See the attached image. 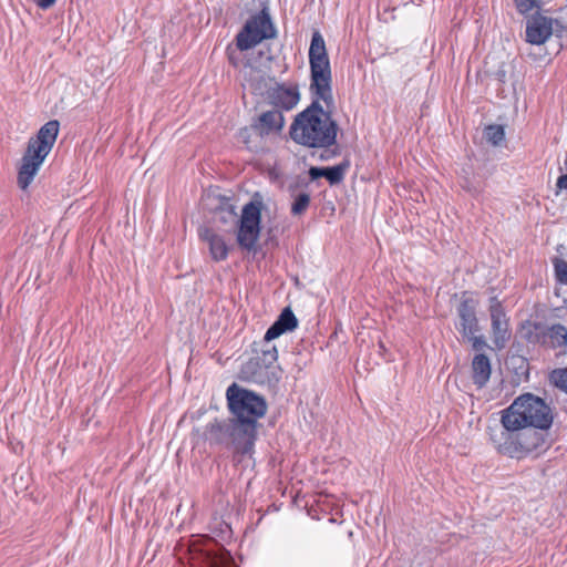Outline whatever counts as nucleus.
<instances>
[{
	"label": "nucleus",
	"mask_w": 567,
	"mask_h": 567,
	"mask_svg": "<svg viewBox=\"0 0 567 567\" xmlns=\"http://www.w3.org/2000/svg\"><path fill=\"white\" fill-rule=\"evenodd\" d=\"M501 427H488V436L503 455L520 458L540 447L545 440L539 431L554 422L553 408L533 393H524L499 412Z\"/></svg>",
	"instance_id": "1"
},
{
	"label": "nucleus",
	"mask_w": 567,
	"mask_h": 567,
	"mask_svg": "<svg viewBox=\"0 0 567 567\" xmlns=\"http://www.w3.org/2000/svg\"><path fill=\"white\" fill-rule=\"evenodd\" d=\"M312 97L311 104L296 116L290 136L296 143L308 147L332 146L338 133V125L331 116L334 103L328 107L318 95Z\"/></svg>",
	"instance_id": "2"
},
{
	"label": "nucleus",
	"mask_w": 567,
	"mask_h": 567,
	"mask_svg": "<svg viewBox=\"0 0 567 567\" xmlns=\"http://www.w3.org/2000/svg\"><path fill=\"white\" fill-rule=\"evenodd\" d=\"M226 399L233 419L237 422V433L240 432L256 441L259 427L258 421L267 412L265 399L236 383L228 386Z\"/></svg>",
	"instance_id": "3"
},
{
	"label": "nucleus",
	"mask_w": 567,
	"mask_h": 567,
	"mask_svg": "<svg viewBox=\"0 0 567 567\" xmlns=\"http://www.w3.org/2000/svg\"><path fill=\"white\" fill-rule=\"evenodd\" d=\"M59 128L60 124L56 120L49 121L41 126L35 137L29 140L18 172V186L22 190H25L33 182L45 157L51 152L56 141Z\"/></svg>",
	"instance_id": "4"
},
{
	"label": "nucleus",
	"mask_w": 567,
	"mask_h": 567,
	"mask_svg": "<svg viewBox=\"0 0 567 567\" xmlns=\"http://www.w3.org/2000/svg\"><path fill=\"white\" fill-rule=\"evenodd\" d=\"M310 93L322 99L326 106L333 104L332 75L324 39L319 31L312 33L309 48Z\"/></svg>",
	"instance_id": "5"
},
{
	"label": "nucleus",
	"mask_w": 567,
	"mask_h": 567,
	"mask_svg": "<svg viewBox=\"0 0 567 567\" xmlns=\"http://www.w3.org/2000/svg\"><path fill=\"white\" fill-rule=\"evenodd\" d=\"M237 422L231 417L226 421L215 420L207 425V437L215 443H223L230 440L234 447V461L243 464L244 467L249 466L254 453L255 441L250 436L237 433Z\"/></svg>",
	"instance_id": "6"
},
{
	"label": "nucleus",
	"mask_w": 567,
	"mask_h": 567,
	"mask_svg": "<svg viewBox=\"0 0 567 567\" xmlns=\"http://www.w3.org/2000/svg\"><path fill=\"white\" fill-rule=\"evenodd\" d=\"M262 207L264 203L258 194L243 207L241 215L237 220V243L240 248L248 251L256 249L260 236Z\"/></svg>",
	"instance_id": "7"
},
{
	"label": "nucleus",
	"mask_w": 567,
	"mask_h": 567,
	"mask_svg": "<svg viewBox=\"0 0 567 567\" xmlns=\"http://www.w3.org/2000/svg\"><path fill=\"white\" fill-rule=\"evenodd\" d=\"M276 37V29L270 16L264 9L260 13L252 16L237 34V48L240 51L249 50L261 41Z\"/></svg>",
	"instance_id": "8"
},
{
	"label": "nucleus",
	"mask_w": 567,
	"mask_h": 567,
	"mask_svg": "<svg viewBox=\"0 0 567 567\" xmlns=\"http://www.w3.org/2000/svg\"><path fill=\"white\" fill-rule=\"evenodd\" d=\"M529 340L548 348L565 349L567 347V328L560 323L553 326L535 323L529 332Z\"/></svg>",
	"instance_id": "9"
},
{
	"label": "nucleus",
	"mask_w": 567,
	"mask_h": 567,
	"mask_svg": "<svg viewBox=\"0 0 567 567\" xmlns=\"http://www.w3.org/2000/svg\"><path fill=\"white\" fill-rule=\"evenodd\" d=\"M558 27V20L544 14H535L526 22V41L530 44H544Z\"/></svg>",
	"instance_id": "10"
},
{
	"label": "nucleus",
	"mask_w": 567,
	"mask_h": 567,
	"mask_svg": "<svg viewBox=\"0 0 567 567\" xmlns=\"http://www.w3.org/2000/svg\"><path fill=\"white\" fill-rule=\"evenodd\" d=\"M269 104L279 111H290L297 106L300 100L298 85L276 83L267 91Z\"/></svg>",
	"instance_id": "11"
},
{
	"label": "nucleus",
	"mask_w": 567,
	"mask_h": 567,
	"mask_svg": "<svg viewBox=\"0 0 567 567\" xmlns=\"http://www.w3.org/2000/svg\"><path fill=\"white\" fill-rule=\"evenodd\" d=\"M489 313L492 320V330L494 343L498 349L505 347L509 339L508 322L505 317L503 307L496 297L491 298Z\"/></svg>",
	"instance_id": "12"
},
{
	"label": "nucleus",
	"mask_w": 567,
	"mask_h": 567,
	"mask_svg": "<svg viewBox=\"0 0 567 567\" xmlns=\"http://www.w3.org/2000/svg\"><path fill=\"white\" fill-rule=\"evenodd\" d=\"M477 302L473 298H465L457 308L460 323L457 326L462 336H472L478 331V321L476 318Z\"/></svg>",
	"instance_id": "13"
},
{
	"label": "nucleus",
	"mask_w": 567,
	"mask_h": 567,
	"mask_svg": "<svg viewBox=\"0 0 567 567\" xmlns=\"http://www.w3.org/2000/svg\"><path fill=\"white\" fill-rule=\"evenodd\" d=\"M198 236L200 240L208 246L212 259L215 261H221L227 258L229 247L221 235L217 234L212 228L200 227L198 229Z\"/></svg>",
	"instance_id": "14"
},
{
	"label": "nucleus",
	"mask_w": 567,
	"mask_h": 567,
	"mask_svg": "<svg viewBox=\"0 0 567 567\" xmlns=\"http://www.w3.org/2000/svg\"><path fill=\"white\" fill-rule=\"evenodd\" d=\"M297 326L298 320L292 310L290 308H285L278 319L267 330L264 341L270 342L282 333L295 330Z\"/></svg>",
	"instance_id": "15"
},
{
	"label": "nucleus",
	"mask_w": 567,
	"mask_h": 567,
	"mask_svg": "<svg viewBox=\"0 0 567 567\" xmlns=\"http://www.w3.org/2000/svg\"><path fill=\"white\" fill-rule=\"evenodd\" d=\"M285 125V117L279 110L264 112L255 123L257 135L264 136L280 131Z\"/></svg>",
	"instance_id": "16"
},
{
	"label": "nucleus",
	"mask_w": 567,
	"mask_h": 567,
	"mask_svg": "<svg viewBox=\"0 0 567 567\" xmlns=\"http://www.w3.org/2000/svg\"><path fill=\"white\" fill-rule=\"evenodd\" d=\"M491 362L485 354H477L472 361V378L477 388L486 385L491 378Z\"/></svg>",
	"instance_id": "17"
},
{
	"label": "nucleus",
	"mask_w": 567,
	"mask_h": 567,
	"mask_svg": "<svg viewBox=\"0 0 567 567\" xmlns=\"http://www.w3.org/2000/svg\"><path fill=\"white\" fill-rule=\"evenodd\" d=\"M348 168H349L348 162H343V163L332 166V167H326L324 177L328 179V182L331 185L339 184L343 181L344 174Z\"/></svg>",
	"instance_id": "18"
},
{
	"label": "nucleus",
	"mask_w": 567,
	"mask_h": 567,
	"mask_svg": "<svg viewBox=\"0 0 567 567\" xmlns=\"http://www.w3.org/2000/svg\"><path fill=\"white\" fill-rule=\"evenodd\" d=\"M310 205V195L308 193L298 194L291 205V214L293 216L302 215Z\"/></svg>",
	"instance_id": "19"
},
{
	"label": "nucleus",
	"mask_w": 567,
	"mask_h": 567,
	"mask_svg": "<svg viewBox=\"0 0 567 567\" xmlns=\"http://www.w3.org/2000/svg\"><path fill=\"white\" fill-rule=\"evenodd\" d=\"M485 138L493 144L494 146H497L502 143V141L505 137L504 127L502 125H489L485 128Z\"/></svg>",
	"instance_id": "20"
},
{
	"label": "nucleus",
	"mask_w": 567,
	"mask_h": 567,
	"mask_svg": "<svg viewBox=\"0 0 567 567\" xmlns=\"http://www.w3.org/2000/svg\"><path fill=\"white\" fill-rule=\"evenodd\" d=\"M265 348L261 350V357L258 361H261L266 368L272 365L278 359V351L275 346H270L269 342L265 341Z\"/></svg>",
	"instance_id": "21"
},
{
	"label": "nucleus",
	"mask_w": 567,
	"mask_h": 567,
	"mask_svg": "<svg viewBox=\"0 0 567 567\" xmlns=\"http://www.w3.org/2000/svg\"><path fill=\"white\" fill-rule=\"evenodd\" d=\"M550 381L567 393V368L554 370L550 374Z\"/></svg>",
	"instance_id": "22"
},
{
	"label": "nucleus",
	"mask_w": 567,
	"mask_h": 567,
	"mask_svg": "<svg viewBox=\"0 0 567 567\" xmlns=\"http://www.w3.org/2000/svg\"><path fill=\"white\" fill-rule=\"evenodd\" d=\"M554 268L557 281L567 285V261L555 258Z\"/></svg>",
	"instance_id": "23"
},
{
	"label": "nucleus",
	"mask_w": 567,
	"mask_h": 567,
	"mask_svg": "<svg viewBox=\"0 0 567 567\" xmlns=\"http://www.w3.org/2000/svg\"><path fill=\"white\" fill-rule=\"evenodd\" d=\"M519 13L526 14L539 7L540 0H514Z\"/></svg>",
	"instance_id": "24"
},
{
	"label": "nucleus",
	"mask_w": 567,
	"mask_h": 567,
	"mask_svg": "<svg viewBox=\"0 0 567 567\" xmlns=\"http://www.w3.org/2000/svg\"><path fill=\"white\" fill-rule=\"evenodd\" d=\"M254 134H257L255 124L249 127H244L238 133V138L241 143H244L249 150L254 146L251 145V137Z\"/></svg>",
	"instance_id": "25"
},
{
	"label": "nucleus",
	"mask_w": 567,
	"mask_h": 567,
	"mask_svg": "<svg viewBox=\"0 0 567 567\" xmlns=\"http://www.w3.org/2000/svg\"><path fill=\"white\" fill-rule=\"evenodd\" d=\"M219 216L223 221H227L230 219L231 221H237V214L235 213L231 206L224 207L219 210Z\"/></svg>",
	"instance_id": "26"
},
{
	"label": "nucleus",
	"mask_w": 567,
	"mask_h": 567,
	"mask_svg": "<svg viewBox=\"0 0 567 567\" xmlns=\"http://www.w3.org/2000/svg\"><path fill=\"white\" fill-rule=\"evenodd\" d=\"M463 337L466 338L470 342H472V347L475 350H482L484 347H486L485 339L482 336H475V333H474L472 336H463Z\"/></svg>",
	"instance_id": "27"
},
{
	"label": "nucleus",
	"mask_w": 567,
	"mask_h": 567,
	"mask_svg": "<svg viewBox=\"0 0 567 567\" xmlns=\"http://www.w3.org/2000/svg\"><path fill=\"white\" fill-rule=\"evenodd\" d=\"M555 34L560 38L564 43L567 45V25L560 24L558 21V27L555 28Z\"/></svg>",
	"instance_id": "28"
},
{
	"label": "nucleus",
	"mask_w": 567,
	"mask_h": 567,
	"mask_svg": "<svg viewBox=\"0 0 567 567\" xmlns=\"http://www.w3.org/2000/svg\"><path fill=\"white\" fill-rule=\"evenodd\" d=\"M326 167H311L309 169V175L311 179H317L319 177H324Z\"/></svg>",
	"instance_id": "29"
},
{
	"label": "nucleus",
	"mask_w": 567,
	"mask_h": 567,
	"mask_svg": "<svg viewBox=\"0 0 567 567\" xmlns=\"http://www.w3.org/2000/svg\"><path fill=\"white\" fill-rule=\"evenodd\" d=\"M34 2L39 8L45 10L53 7L56 0H34Z\"/></svg>",
	"instance_id": "30"
},
{
	"label": "nucleus",
	"mask_w": 567,
	"mask_h": 567,
	"mask_svg": "<svg viewBox=\"0 0 567 567\" xmlns=\"http://www.w3.org/2000/svg\"><path fill=\"white\" fill-rule=\"evenodd\" d=\"M556 186L558 189H567V173L558 177Z\"/></svg>",
	"instance_id": "31"
}]
</instances>
